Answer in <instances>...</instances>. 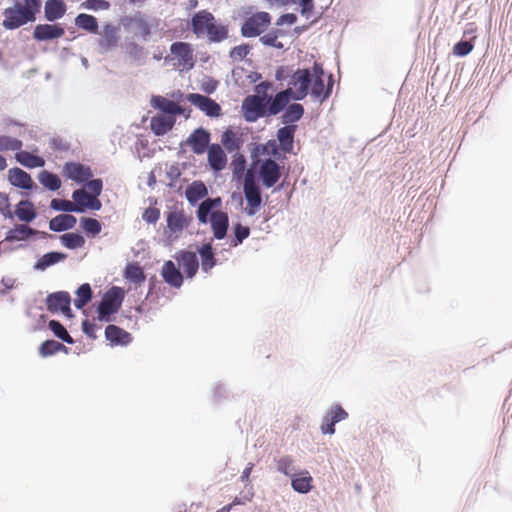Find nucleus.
Masks as SVG:
<instances>
[{"mask_svg": "<svg viewBox=\"0 0 512 512\" xmlns=\"http://www.w3.org/2000/svg\"><path fill=\"white\" fill-rule=\"evenodd\" d=\"M325 72L321 63L315 62L311 68L297 69L290 77L289 87L293 100H303L308 94L320 103L332 94L334 81L332 75L324 80Z\"/></svg>", "mask_w": 512, "mask_h": 512, "instance_id": "f257e3e1", "label": "nucleus"}, {"mask_svg": "<svg viewBox=\"0 0 512 512\" xmlns=\"http://www.w3.org/2000/svg\"><path fill=\"white\" fill-rule=\"evenodd\" d=\"M191 30L198 38L206 36L214 43L228 38V27L218 23L214 15L207 10H200L193 15Z\"/></svg>", "mask_w": 512, "mask_h": 512, "instance_id": "f03ea898", "label": "nucleus"}, {"mask_svg": "<svg viewBox=\"0 0 512 512\" xmlns=\"http://www.w3.org/2000/svg\"><path fill=\"white\" fill-rule=\"evenodd\" d=\"M270 87L271 83L261 82L256 86L257 94L249 95L243 100L242 112L246 121L255 122L267 115V104L270 101L267 91Z\"/></svg>", "mask_w": 512, "mask_h": 512, "instance_id": "7ed1b4c3", "label": "nucleus"}, {"mask_svg": "<svg viewBox=\"0 0 512 512\" xmlns=\"http://www.w3.org/2000/svg\"><path fill=\"white\" fill-rule=\"evenodd\" d=\"M123 297V290L120 287L114 286L109 289L98 306V319L100 321H110V316L120 309Z\"/></svg>", "mask_w": 512, "mask_h": 512, "instance_id": "20e7f679", "label": "nucleus"}, {"mask_svg": "<svg viewBox=\"0 0 512 512\" xmlns=\"http://www.w3.org/2000/svg\"><path fill=\"white\" fill-rule=\"evenodd\" d=\"M271 20L272 17L268 12L259 11L251 14L241 26L242 36L252 38L261 35L268 29Z\"/></svg>", "mask_w": 512, "mask_h": 512, "instance_id": "39448f33", "label": "nucleus"}, {"mask_svg": "<svg viewBox=\"0 0 512 512\" xmlns=\"http://www.w3.org/2000/svg\"><path fill=\"white\" fill-rule=\"evenodd\" d=\"M3 27L7 30L17 29L29 22H34L36 18L21 7V3H16L12 7H8L3 12Z\"/></svg>", "mask_w": 512, "mask_h": 512, "instance_id": "423d86ee", "label": "nucleus"}, {"mask_svg": "<svg viewBox=\"0 0 512 512\" xmlns=\"http://www.w3.org/2000/svg\"><path fill=\"white\" fill-rule=\"evenodd\" d=\"M243 191L247 201L246 211L248 215H254L259 210L262 198L260 188L251 171H248L244 176Z\"/></svg>", "mask_w": 512, "mask_h": 512, "instance_id": "0eeeda50", "label": "nucleus"}, {"mask_svg": "<svg viewBox=\"0 0 512 512\" xmlns=\"http://www.w3.org/2000/svg\"><path fill=\"white\" fill-rule=\"evenodd\" d=\"M281 170L282 167L271 158L258 161V175L265 188H271L279 181Z\"/></svg>", "mask_w": 512, "mask_h": 512, "instance_id": "6e6552de", "label": "nucleus"}, {"mask_svg": "<svg viewBox=\"0 0 512 512\" xmlns=\"http://www.w3.org/2000/svg\"><path fill=\"white\" fill-rule=\"evenodd\" d=\"M170 53L172 60H176L177 65L181 69L190 70L193 68L195 60L194 53L190 43L187 42H174L170 46Z\"/></svg>", "mask_w": 512, "mask_h": 512, "instance_id": "1a4fd4ad", "label": "nucleus"}, {"mask_svg": "<svg viewBox=\"0 0 512 512\" xmlns=\"http://www.w3.org/2000/svg\"><path fill=\"white\" fill-rule=\"evenodd\" d=\"M166 222L169 236L178 235L189 224L185 211L177 206L171 207L166 212Z\"/></svg>", "mask_w": 512, "mask_h": 512, "instance_id": "9d476101", "label": "nucleus"}, {"mask_svg": "<svg viewBox=\"0 0 512 512\" xmlns=\"http://www.w3.org/2000/svg\"><path fill=\"white\" fill-rule=\"evenodd\" d=\"M187 100L207 116L218 117L221 114L220 105L207 96L198 93H191L187 96Z\"/></svg>", "mask_w": 512, "mask_h": 512, "instance_id": "9b49d317", "label": "nucleus"}, {"mask_svg": "<svg viewBox=\"0 0 512 512\" xmlns=\"http://www.w3.org/2000/svg\"><path fill=\"white\" fill-rule=\"evenodd\" d=\"M63 174L78 183L88 181L93 175L89 166L77 162L66 163L63 167Z\"/></svg>", "mask_w": 512, "mask_h": 512, "instance_id": "f8f14e48", "label": "nucleus"}, {"mask_svg": "<svg viewBox=\"0 0 512 512\" xmlns=\"http://www.w3.org/2000/svg\"><path fill=\"white\" fill-rule=\"evenodd\" d=\"M65 30L61 24H38L33 31L37 41H49L63 37Z\"/></svg>", "mask_w": 512, "mask_h": 512, "instance_id": "ddd939ff", "label": "nucleus"}, {"mask_svg": "<svg viewBox=\"0 0 512 512\" xmlns=\"http://www.w3.org/2000/svg\"><path fill=\"white\" fill-rule=\"evenodd\" d=\"M124 26L131 28L134 33L143 39H146L151 33V26L147 18L142 13H136L124 19Z\"/></svg>", "mask_w": 512, "mask_h": 512, "instance_id": "4468645a", "label": "nucleus"}, {"mask_svg": "<svg viewBox=\"0 0 512 512\" xmlns=\"http://www.w3.org/2000/svg\"><path fill=\"white\" fill-rule=\"evenodd\" d=\"M71 298L68 292H56L47 297V308L50 312H62L69 315Z\"/></svg>", "mask_w": 512, "mask_h": 512, "instance_id": "2eb2a0df", "label": "nucleus"}, {"mask_svg": "<svg viewBox=\"0 0 512 512\" xmlns=\"http://www.w3.org/2000/svg\"><path fill=\"white\" fill-rule=\"evenodd\" d=\"M105 337L111 346H126L132 341L129 332L113 324L105 328Z\"/></svg>", "mask_w": 512, "mask_h": 512, "instance_id": "dca6fc26", "label": "nucleus"}, {"mask_svg": "<svg viewBox=\"0 0 512 512\" xmlns=\"http://www.w3.org/2000/svg\"><path fill=\"white\" fill-rule=\"evenodd\" d=\"M161 276L170 287L180 288L183 284V275L171 260L164 262L161 269Z\"/></svg>", "mask_w": 512, "mask_h": 512, "instance_id": "f3484780", "label": "nucleus"}, {"mask_svg": "<svg viewBox=\"0 0 512 512\" xmlns=\"http://www.w3.org/2000/svg\"><path fill=\"white\" fill-rule=\"evenodd\" d=\"M210 134L199 128L195 130L188 138V144L195 154H203L209 148Z\"/></svg>", "mask_w": 512, "mask_h": 512, "instance_id": "a211bd4d", "label": "nucleus"}, {"mask_svg": "<svg viewBox=\"0 0 512 512\" xmlns=\"http://www.w3.org/2000/svg\"><path fill=\"white\" fill-rule=\"evenodd\" d=\"M72 198L76 203V206H81L80 208H89L92 210H100L101 202L97 198V196L88 193L84 189L75 190L72 194Z\"/></svg>", "mask_w": 512, "mask_h": 512, "instance_id": "6ab92c4d", "label": "nucleus"}, {"mask_svg": "<svg viewBox=\"0 0 512 512\" xmlns=\"http://www.w3.org/2000/svg\"><path fill=\"white\" fill-rule=\"evenodd\" d=\"M67 11L64 0H47L44 5V16L47 21L54 22L61 19Z\"/></svg>", "mask_w": 512, "mask_h": 512, "instance_id": "aec40b11", "label": "nucleus"}, {"mask_svg": "<svg viewBox=\"0 0 512 512\" xmlns=\"http://www.w3.org/2000/svg\"><path fill=\"white\" fill-rule=\"evenodd\" d=\"M208 163L214 171H221L226 167L227 156L219 144H212L208 148Z\"/></svg>", "mask_w": 512, "mask_h": 512, "instance_id": "412c9836", "label": "nucleus"}, {"mask_svg": "<svg viewBox=\"0 0 512 512\" xmlns=\"http://www.w3.org/2000/svg\"><path fill=\"white\" fill-rule=\"evenodd\" d=\"M296 125H285L277 131V139L279 141L280 149L284 153L293 152L294 135L296 132Z\"/></svg>", "mask_w": 512, "mask_h": 512, "instance_id": "4be33fe9", "label": "nucleus"}, {"mask_svg": "<svg viewBox=\"0 0 512 512\" xmlns=\"http://www.w3.org/2000/svg\"><path fill=\"white\" fill-rule=\"evenodd\" d=\"M211 226L213 235L216 239H223L228 229V215L222 211H216L211 214Z\"/></svg>", "mask_w": 512, "mask_h": 512, "instance_id": "5701e85b", "label": "nucleus"}, {"mask_svg": "<svg viewBox=\"0 0 512 512\" xmlns=\"http://www.w3.org/2000/svg\"><path fill=\"white\" fill-rule=\"evenodd\" d=\"M177 260L186 273L187 277L192 278L198 271L199 262L196 253L190 251H181Z\"/></svg>", "mask_w": 512, "mask_h": 512, "instance_id": "b1692460", "label": "nucleus"}, {"mask_svg": "<svg viewBox=\"0 0 512 512\" xmlns=\"http://www.w3.org/2000/svg\"><path fill=\"white\" fill-rule=\"evenodd\" d=\"M292 99L290 90L285 89L275 95L273 99L270 98L267 104V115H277L280 113Z\"/></svg>", "mask_w": 512, "mask_h": 512, "instance_id": "393cba45", "label": "nucleus"}, {"mask_svg": "<svg viewBox=\"0 0 512 512\" xmlns=\"http://www.w3.org/2000/svg\"><path fill=\"white\" fill-rule=\"evenodd\" d=\"M9 182L16 187L22 189H31L33 186V180L31 176L20 168H12L8 171Z\"/></svg>", "mask_w": 512, "mask_h": 512, "instance_id": "a878e982", "label": "nucleus"}, {"mask_svg": "<svg viewBox=\"0 0 512 512\" xmlns=\"http://www.w3.org/2000/svg\"><path fill=\"white\" fill-rule=\"evenodd\" d=\"M291 486L296 492L306 494L313 488V478L307 470L301 471L292 478Z\"/></svg>", "mask_w": 512, "mask_h": 512, "instance_id": "bb28decb", "label": "nucleus"}, {"mask_svg": "<svg viewBox=\"0 0 512 512\" xmlns=\"http://www.w3.org/2000/svg\"><path fill=\"white\" fill-rule=\"evenodd\" d=\"M175 123V119L172 116L158 115L152 117L150 121V127L152 131L160 136L170 131Z\"/></svg>", "mask_w": 512, "mask_h": 512, "instance_id": "cd10ccee", "label": "nucleus"}, {"mask_svg": "<svg viewBox=\"0 0 512 512\" xmlns=\"http://www.w3.org/2000/svg\"><path fill=\"white\" fill-rule=\"evenodd\" d=\"M76 218L71 214H60L52 218L49 222V228L55 232H62L72 229L76 225Z\"/></svg>", "mask_w": 512, "mask_h": 512, "instance_id": "c85d7f7f", "label": "nucleus"}, {"mask_svg": "<svg viewBox=\"0 0 512 512\" xmlns=\"http://www.w3.org/2000/svg\"><path fill=\"white\" fill-rule=\"evenodd\" d=\"M152 105L170 115L181 114L183 112V108L177 103L162 96L153 97Z\"/></svg>", "mask_w": 512, "mask_h": 512, "instance_id": "c756f323", "label": "nucleus"}, {"mask_svg": "<svg viewBox=\"0 0 512 512\" xmlns=\"http://www.w3.org/2000/svg\"><path fill=\"white\" fill-rule=\"evenodd\" d=\"M37 234V231L30 228L25 224L16 225L14 228L10 229L6 234L7 241H22L26 240L29 237Z\"/></svg>", "mask_w": 512, "mask_h": 512, "instance_id": "7c9ffc66", "label": "nucleus"}, {"mask_svg": "<svg viewBox=\"0 0 512 512\" xmlns=\"http://www.w3.org/2000/svg\"><path fill=\"white\" fill-rule=\"evenodd\" d=\"M15 158L21 165L27 168L43 167L45 164V161L42 157L33 155L27 151H17Z\"/></svg>", "mask_w": 512, "mask_h": 512, "instance_id": "2f4dec72", "label": "nucleus"}, {"mask_svg": "<svg viewBox=\"0 0 512 512\" xmlns=\"http://www.w3.org/2000/svg\"><path fill=\"white\" fill-rule=\"evenodd\" d=\"M304 107L299 103H293L287 106L284 111L281 119L282 123L286 125H294V122H297L303 117Z\"/></svg>", "mask_w": 512, "mask_h": 512, "instance_id": "473e14b6", "label": "nucleus"}, {"mask_svg": "<svg viewBox=\"0 0 512 512\" xmlns=\"http://www.w3.org/2000/svg\"><path fill=\"white\" fill-rule=\"evenodd\" d=\"M67 258V255L62 252H49L44 254L34 265L36 270L44 271L48 267L63 261Z\"/></svg>", "mask_w": 512, "mask_h": 512, "instance_id": "72a5a7b5", "label": "nucleus"}, {"mask_svg": "<svg viewBox=\"0 0 512 512\" xmlns=\"http://www.w3.org/2000/svg\"><path fill=\"white\" fill-rule=\"evenodd\" d=\"M207 193V188L202 181H194L187 187L185 192L186 198L191 204H194L200 199L204 198Z\"/></svg>", "mask_w": 512, "mask_h": 512, "instance_id": "f704fd0d", "label": "nucleus"}, {"mask_svg": "<svg viewBox=\"0 0 512 512\" xmlns=\"http://www.w3.org/2000/svg\"><path fill=\"white\" fill-rule=\"evenodd\" d=\"M15 215L20 221L31 222L36 217L34 205L27 200L20 201L16 206Z\"/></svg>", "mask_w": 512, "mask_h": 512, "instance_id": "c9c22d12", "label": "nucleus"}, {"mask_svg": "<svg viewBox=\"0 0 512 512\" xmlns=\"http://www.w3.org/2000/svg\"><path fill=\"white\" fill-rule=\"evenodd\" d=\"M75 25L90 33H97L99 28L96 17L85 13H80L76 16Z\"/></svg>", "mask_w": 512, "mask_h": 512, "instance_id": "e433bc0d", "label": "nucleus"}, {"mask_svg": "<svg viewBox=\"0 0 512 512\" xmlns=\"http://www.w3.org/2000/svg\"><path fill=\"white\" fill-rule=\"evenodd\" d=\"M199 254L201 256V268L203 271L208 272L215 266L214 252L210 244L203 245Z\"/></svg>", "mask_w": 512, "mask_h": 512, "instance_id": "4c0bfd02", "label": "nucleus"}, {"mask_svg": "<svg viewBox=\"0 0 512 512\" xmlns=\"http://www.w3.org/2000/svg\"><path fill=\"white\" fill-rule=\"evenodd\" d=\"M60 241L63 246L68 249H78L85 245V239L78 233H65L60 236Z\"/></svg>", "mask_w": 512, "mask_h": 512, "instance_id": "58836bf2", "label": "nucleus"}, {"mask_svg": "<svg viewBox=\"0 0 512 512\" xmlns=\"http://www.w3.org/2000/svg\"><path fill=\"white\" fill-rule=\"evenodd\" d=\"M221 202L220 198H216V199H206L204 200L200 205H199V208L197 210V217H198V220L202 223H206L207 220H208V215L209 213L211 212V210L219 205Z\"/></svg>", "mask_w": 512, "mask_h": 512, "instance_id": "ea45409f", "label": "nucleus"}, {"mask_svg": "<svg viewBox=\"0 0 512 512\" xmlns=\"http://www.w3.org/2000/svg\"><path fill=\"white\" fill-rule=\"evenodd\" d=\"M65 349L66 347L58 341L46 340L40 345L39 353L42 357H47Z\"/></svg>", "mask_w": 512, "mask_h": 512, "instance_id": "a19ab883", "label": "nucleus"}, {"mask_svg": "<svg viewBox=\"0 0 512 512\" xmlns=\"http://www.w3.org/2000/svg\"><path fill=\"white\" fill-rule=\"evenodd\" d=\"M22 146L23 143L20 139L7 135H0V152L19 151Z\"/></svg>", "mask_w": 512, "mask_h": 512, "instance_id": "79ce46f5", "label": "nucleus"}, {"mask_svg": "<svg viewBox=\"0 0 512 512\" xmlns=\"http://www.w3.org/2000/svg\"><path fill=\"white\" fill-rule=\"evenodd\" d=\"M125 277L135 284H141L145 281L143 269L138 264H129L125 269Z\"/></svg>", "mask_w": 512, "mask_h": 512, "instance_id": "37998d69", "label": "nucleus"}, {"mask_svg": "<svg viewBox=\"0 0 512 512\" xmlns=\"http://www.w3.org/2000/svg\"><path fill=\"white\" fill-rule=\"evenodd\" d=\"M48 326L50 330L54 333V335L61 339L62 341L68 344L74 343L73 338L70 336L66 328L59 321L51 320Z\"/></svg>", "mask_w": 512, "mask_h": 512, "instance_id": "c03bdc74", "label": "nucleus"}, {"mask_svg": "<svg viewBox=\"0 0 512 512\" xmlns=\"http://www.w3.org/2000/svg\"><path fill=\"white\" fill-rule=\"evenodd\" d=\"M39 181L43 186L52 191L58 190L61 186V181L59 177L48 171H43L40 173Z\"/></svg>", "mask_w": 512, "mask_h": 512, "instance_id": "a18cd8bd", "label": "nucleus"}, {"mask_svg": "<svg viewBox=\"0 0 512 512\" xmlns=\"http://www.w3.org/2000/svg\"><path fill=\"white\" fill-rule=\"evenodd\" d=\"M77 298L75 299V306L79 309L83 308L92 298V290L89 284H82L77 292Z\"/></svg>", "mask_w": 512, "mask_h": 512, "instance_id": "49530a36", "label": "nucleus"}, {"mask_svg": "<svg viewBox=\"0 0 512 512\" xmlns=\"http://www.w3.org/2000/svg\"><path fill=\"white\" fill-rule=\"evenodd\" d=\"M50 207L57 211H65V212H71V211H77L82 212L84 209L78 208L74 203H72L69 200H63V199H53L50 203Z\"/></svg>", "mask_w": 512, "mask_h": 512, "instance_id": "de8ad7c7", "label": "nucleus"}, {"mask_svg": "<svg viewBox=\"0 0 512 512\" xmlns=\"http://www.w3.org/2000/svg\"><path fill=\"white\" fill-rule=\"evenodd\" d=\"M81 226L84 229V231L92 236L98 235L102 230L101 223L94 218H82L81 219Z\"/></svg>", "mask_w": 512, "mask_h": 512, "instance_id": "09e8293b", "label": "nucleus"}, {"mask_svg": "<svg viewBox=\"0 0 512 512\" xmlns=\"http://www.w3.org/2000/svg\"><path fill=\"white\" fill-rule=\"evenodd\" d=\"M222 145L229 151L232 152L238 149V143L235 133L232 130H226L221 136Z\"/></svg>", "mask_w": 512, "mask_h": 512, "instance_id": "8fccbe9b", "label": "nucleus"}, {"mask_svg": "<svg viewBox=\"0 0 512 512\" xmlns=\"http://www.w3.org/2000/svg\"><path fill=\"white\" fill-rule=\"evenodd\" d=\"M325 416L328 418V421H332L335 425L336 423L345 420L348 417V413L340 405H335Z\"/></svg>", "mask_w": 512, "mask_h": 512, "instance_id": "3c124183", "label": "nucleus"}, {"mask_svg": "<svg viewBox=\"0 0 512 512\" xmlns=\"http://www.w3.org/2000/svg\"><path fill=\"white\" fill-rule=\"evenodd\" d=\"M325 416L328 418V421H332L335 425L336 423L345 420L348 417V413L340 405H335Z\"/></svg>", "mask_w": 512, "mask_h": 512, "instance_id": "603ef678", "label": "nucleus"}, {"mask_svg": "<svg viewBox=\"0 0 512 512\" xmlns=\"http://www.w3.org/2000/svg\"><path fill=\"white\" fill-rule=\"evenodd\" d=\"M110 6L106 0H85L81 3L82 8L92 11L108 10Z\"/></svg>", "mask_w": 512, "mask_h": 512, "instance_id": "864d4df0", "label": "nucleus"}, {"mask_svg": "<svg viewBox=\"0 0 512 512\" xmlns=\"http://www.w3.org/2000/svg\"><path fill=\"white\" fill-rule=\"evenodd\" d=\"M299 5L301 7V14L308 18L313 10V0H288V5Z\"/></svg>", "mask_w": 512, "mask_h": 512, "instance_id": "5fc2aeb1", "label": "nucleus"}, {"mask_svg": "<svg viewBox=\"0 0 512 512\" xmlns=\"http://www.w3.org/2000/svg\"><path fill=\"white\" fill-rule=\"evenodd\" d=\"M249 52L250 46L248 44H241L232 48L230 51V57L234 61H241L249 54Z\"/></svg>", "mask_w": 512, "mask_h": 512, "instance_id": "6e6d98bb", "label": "nucleus"}, {"mask_svg": "<svg viewBox=\"0 0 512 512\" xmlns=\"http://www.w3.org/2000/svg\"><path fill=\"white\" fill-rule=\"evenodd\" d=\"M276 466L277 470L285 475H290L294 471L293 460L289 456L280 458Z\"/></svg>", "mask_w": 512, "mask_h": 512, "instance_id": "4d7b16f0", "label": "nucleus"}, {"mask_svg": "<svg viewBox=\"0 0 512 512\" xmlns=\"http://www.w3.org/2000/svg\"><path fill=\"white\" fill-rule=\"evenodd\" d=\"M103 37L106 46H114L117 42L116 28L111 24L105 25L103 29Z\"/></svg>", "mask_w": 512, "mask_h": 512, "instance_id": "13d9d810", "label": "nucleus"}, {"mask_svg": "<svg viewBox=\"0 0 512 512\" xmlns=\"http://www.w3.org/2000/svg\"><path fill=\"white\" fill-rule=\"evenodd\" d=\"M473 44L469 41H460L453 47V54L459 57L468 55L473 50Z\"/></svg>", "mask_w": 512, "mask_h": 512, "instance_id": "bf43d9fd", "label": "nucleus"}, {"mask_svg": "<svg viewBox=\"0 0 512 512\" xmlns=\"http://www.w3.org/2000/svg\"><path fill=\"white\" fill-rule=\"evenodd\" d=\"M160 218V210L155 206H150L142 214V219L149 224H155Z\"/></svg>", "mask_w": 512, "mask_h": 512, "instance_id": "052dcab7", "label": "nucleus"}, {"mask_svg": "<svg viewBox=\"0 0 512 512\" xmlns=\"http://www.w3.org/2000/svg\"><path fill=\"white\" fill-rule=\"evenodd\" d=\"M41 4V0H23L21 7L36 18V15L40 12Z\"/></svg>", "mask_w": 512, "mask_h": 512, "instance_id": "680f3d73", "label": "nucleus"}, {"mask_svg": "<svg viewBox=\"0 0 512 512\" xmlns=\"http://www.w3.org/2000/svg\"><path fill=\"white\" fill-rule=\"evenodd\" d=\"M234 234H235V238H236V242L234 245L236 246V245L242 243V241L249 236L250 230L246 226H243L241 224H236L234 227Z\"/></svg>", "mask_w": 512, "mask_h": 512, "instance_id": "e2e57ef3", "label": "nucleus"}, {"mask_svg": "<svg viewBox=\"0 0 512 512\" xmlns=\"http://www.w3.org/2000/svg\"><path fill=\"white\" fill-rule=\"evenodd\" d=\"M277 39H278V36H277L276 32H270L260 38L261 42L264 45L281 48L282 44L280 42H278Z\"/></svg>", "mask_w": 512, "mask_h": 512, "instance_id": "0e129e2a", "label": "nucleus"}, {"mask_svg": "<svg viewBox=\"0 0 512 512\" xmlns=\"http://www.w3.org/2000/svg\"><path fill=\"white\" fill-rule=\"evenodd\" d=\"M87 188L92 192L93 195L99 196L102 192L103 183L101 179H93L87 183Z\"/></svg>", "mask_w": 512, "mask_h": 512, "instance_id": "69168bd1", "label": "nucleus"}, {"mask_svg": "<svg viewBox=\"0 0 512 512\" xmlns=\"http://www.w3.org/2000/svg\"><path fill=\"white\" fill-rule=\"evenodd\" d=\"M320 428L323 434L332 435L335 433V425L332 423V421H328L326 416L323 417Z\"/></svg>", "mask_w": 512, "mask_h": 512, "instance_id": "338daca9", "label": "nucleus"}, {"mask_svg": "<svg viewBox=\"0 0 512 512\" xmlns=\"http://www.w3.org/2000/svg\"><path fill=\"white\" fill-rule=\"evenodd\" d=\"M297 21V16L293 13H287L280 16V18L277 21V25H293Z\"/></svg>", "mask_w": 512, "mask_h": 512, "instance_id": "774afa93", "label": "nucleus"}]
</instances>
